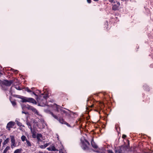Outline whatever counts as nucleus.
Returning a JSON list of instances; mask_svg holds the SVG:
<instances>
[{
  "mask_svg": "<svg viewBox=\"0 0 153 153\" xmlns=\"http://www.w3.org/2000/svg\"><path fill=\"white\" fill-rule=\"evenodd\" d=\"M25 90L29 93L31 95L34 94L35 96H39L41 93V91L38 90H36L35 88H32L31 89L28 87L25 88Z\"/></svg>",
  "mask_w": 153,
  "mask_h": 153,
  "instance_id": "obj_1",
  "label": "nucleus"
},
{
  "mask_svg": "<svg viewBox=\"0 0 153 153\" xmlns=\"http://www.w3.org/2000/svg\"><path fill=\"white\" fill-rule=\"evenodd\" d=\"M14 82L13 80H10L9 81L7 80L4 79L3 81H0V84L1 86L3 87V86H9L13 84Z\"/></svg>",
  "mask_w": 153,
  "mask_h": 153,
  "instance_id": "obj_2",
  "label": "nucleus"
},
{
  "mask_svg": "<svg viewBox=\"0 0 153 153\" xmlns=\"http://www.w3.org/2000/svg\"><path fill=\"white\" fill-rule=\"evenodd\" d=\"M22 100L21 101L22 102H32L33 103L36 104V101L33 99L31 98H26V97H20Z\"/></svg>",
  "mask_w": 153,
  "mask_h": 153,
  "instance_id": "obj_3",
  "label": "nucleus"
},
{
  "mask_svg": "<svg viewBox=\"0 0 153 153\" xmlns=\"http://www.w3.org/2000/svg\"><path fill=\"white\" fill-rule=\"evenodd\" d=\"M145 143L146 146L145 149H144V153H152L153 150H151V146L148 144L146 142H145Z\"/></svg>",
  "mask_w": 153,
  "mask_h": 153,
  "instance_id": "obj_4",
  "label": "nucleus"
},
{
  "mask_svg": "<svg viewBox=\"0 0 153 153\" xmlns=\"http://www.w3.org/2000/svg\"><path fill=\"white\" fill-rule=\"evenodd\" d=\"M116 3L117 4H112V10L114 11L118 10L120 9V3L117 1H116Z\"/></svg>",
  "mask_w": 153,
  "mask_h": 153,
  "instance_id": "obj_5",
  "label": "nucleus"
},
{
  "mask_svg": "<svg viewBox=\"0 0 153 153\" xmlns=\"http://www.w3.org/2000/svg\"><path fill=\"white\" fill-rule=\"evenodd\" d=\"M43 93L41 95L44 96H49L51 94V91L48 88H44L43 90Z\"/></svg>",
  "mask_w": 153,
  "mask_h": 153,
  "instance_id": "obj_6",
  "label": "nucleus"
},
{
  "mask_svg": "<svg viewBox=\"0 0 153 153\" xmlns=\"http://www.w3.org/2000/svg\"><path fill=\"white\" fill-rule=\"evenodd\" d=\"M20 83L18 81V82H16L14 83V84L11 87V89L13 87H14L16 89L20 90H21V88L20 87Z\"/></svg>",
  "mask_w": 153,
  "mask_h": 153,
  "instance_id": "obj_7",
  "label": "nucleus"
},
{
  "mask_svg": "<svg viewBox=\"0 0 153 153\" xmlns=\"http://www.w3.org/2000/svg\"><path fill=\"white\" fill-rule=\"evenodd\" d=\"M15 123L13 122L10 121L8 123L7 126V128H8L9 131L10 130V128H12L15 124Z\"/></svg>",
  "mask_w": 153,
  "mask_h": 153,
  "instance_id": "obj_8",
  "label": "nucleus"
},
{
  "mask_svg": "<svg viewBox=\"0 0 153 153\" xmlns=\"http://www.w3.org/2000/svg\"><path fill=\"white\" fill-rule=\"evenodd\" d=\"M10 137L11 138V141L12 143L11 146L12 148H13L14 147H15L16 146L14 136H11Z\"/></svg>",
  "mask_w": 153,
  "mask_h": 153,
  "instance_id": "obj_9",
  "label": "nucleus"
},
{
  "mask_svg": "<svg viewBox=\"0 0 153 153\" xmlns=\"http://www.w3.org/2000/svg\"><path fill=\"white\" fill-rule=\"evenodd\" d=\"M94 95H97V96H98V95H103V96H105V95H107V93L106 92H99V93H96L95 94H94Z\"/></svg>",
  "mask_w": 153,
  "mask_h": 153,
  "instance_id": "obj_10",
  "label": "nucleus"
},
{
  "mask_svg": "<svg viewBox=\"0 0 153 153\" xmlns=\"http://www.w3.org/2000/svg\"><path fill=\"white\" fill-rule=\"evenodd\" d=\"M37 97V99L38 102H40V100L41 99H42V98L46 99L47 97H48V96H43V97H42V96H40Z\"/></svg>",
  "mask_w": 153,
  "mask_h": 153,
  "instance_id": "obj_11",
  "label": "nucleus"
},
{
  "mask_svg": "<svg viewBox=\"0 0 153 153\" xmlns=\"http://www.w3.org/2000/svg\"><path fill=\"white\" fill-rule=\"evenodd\" d=\"M42 136V135L40 134H37L36 136V138L39 142L41 141L42 140L40 139V138Z\"/></svg>",
  "mask_w": 153,
  "mask_h": 153,
  "instance_id": "obj_12",
  "label": "nucleus"
},
{
  "mask_svg": "<svg viewBox=\"0 0 153 153\" xmlns=\"http://www.w3.org/2000/svg\"><path fill=\"white\" fill-rule=\"evenodd\" d=\"M32 111L34 113L37 115H39V112H38L37 110L35 109V108H33L32 109Z\"/></svg>",
  "mask_w": 153,
  "mask_h": 153,
  "instance_id": "obj_13",
  "label": "nucleus"
},
{
  "mask_svg": "<svg viewBox=\"0 0 153 153\" xmlns=\"http://www.w3.org/2000/svg\"><path fill=\"white\" fill-rule=\"evenodd\" d=\"M50 112V113L57 120H59V118L55 115L52 112L49 111Z\"/></svg>",
  "mask_w": 153,
  "mask_h": 153,
  "instance_id": "obj_14",
  "label": "nucleus"
},
{
  "mask_svg": "<svg viewBox=\"0 0 153 153\" xmlns=\"http://www.w3.org/2000/svg\"><path fill=\"white\" fill-rule=\"evenodd\" d=\"M91 144L92 146L94 148H97V146L94 144V142L93 141V140L91 141Z\"/></svg>",
  "mask_w": 153,
  "mask_h": 153,
  "instance_id": "obj_15",
  "label": "nucleus"
},
{
  "mask_svg": "<svg viewBox=\"0 0 153 153\" xmlns=\"http://www.w3.org/2000/svg\"><path fill=\"white\" fill-rule=\"evenodd\" d=\"M82 144L83 146V149H86L88 148V146H87V145L84 142H82Z\"/></svg>",
  "mask_w": 153,
  "mask_h": 153,
  "instance_id": "obj_16",
  "label": "nucleus"
},
{
  "mask_svg": "<svg viewBox=\"0 0 153 153\" xmlns=\"http://www.w3.org/2000/svg\"><path fill=\"white\" fill-rule=\"evenodd\" d=\"M10 149V147L9 146H7L6 148L4 150L3 153H6L7 151Z\"/></svg>",
  "mask_w": 153,
  "mask_h": 153,
  "instance_id": "obj_17",
  "label": "nucleus"
},
{
  "mask_svg": "<svg viewBox=\"0 0 153 153\" xmlns=\"http://www.w3.org/2000/svg\"><path fill=\"white\" fill-rule=\"evenodd\" d=\"M58 120H59V122L62 124H64L65 122V121H64V120L62 118L59 119Z\"/></svg>",
  "mask_w": 153,
  "mask_h": 153,
  "instance_id": "obj_18",
  "label": "nucleus"
},
{
  "mask_svg": "<svg viewBox=\"0 0 153 153\" xmlns=\"http://www.w3.org/2000/svg\"><path fill=\"white\" fill-rule=\"evenodd\" d=\"M32 134V137L33 138H35L36 137V132L34 131L32 132H31Z\"/></svg>",
  "mask_w": 153,
  "mask_h": 153,
  "instance_id": "obj_19",
  "label": "nucleus"
},
{
  "mask_svg": "<svg viewBox=\"0 0 153 153\" xmlns=\"http://www.w3.org/2000/svg\"><path fill=\"white\" fill-rule=\"evenodd\" d=\"M105 26L106 27V29H108L107 28L108 27V21H106L105 22Z\"/></svg>",
  "mask_w": 153,
  "mask_h": 153,
  "instance_id": "obj_20",
  "label": "nucleus"
},
{
  "mask_svg": "<svg viewBox=\"0 0 153 153\" xmlns=\"http://www.w3.org/2000/svg\"><path fill=\"white\" fill-rule=\"evenodd\" d=\"M21 139L22 141H24L25 140L26 141V140H27L26 139V137L24 135H23L21 137Z\"/></svg>",
  "mask_w": 153,
  "mask_h": 153,
  "instance_id": "obj_21",
  "label": "nucleus"
},
{
  "mask_svg": "<svg viewBox=\"0 0 153 153\" xmlns=\"http://www.w3.org/2000/svg\"><path fill=\"white\" fill-rule=\"evenodd\" d=\"M26 108L29 110H32L33 107L32 106L27 105V106H26Z\"/></svg>",
  "mask_w": 153,
  "mask_h": 153,
  "instance_id": "obj_22",
  "label": "nucleus"
},
{
  "mask_svg": "<svg viewBox=\"0 0 153 153\" xmlns=\"http://www.w3.org/2000/svg\"><path fill=\"white\" fill-rule=\"evenodd\" d=\"M21 149H17L14 152V153H20Z\"/></svg>",
  "mask_w": 153,
  "mask_h": 153,
  "instance_id": "obj_23",
  "label": "nucleus"
},
{
  "mask_svg": "<svg viewBox=\"0 0 153 153\" xmlns=\"http://www.w3.org/2000/svg\"><path fill=\"white\" fill-rule=\"evenodd\" d=\"M26 142L27 145L28 146H31V144L30 143L29 140H26Z\"/></svg>",
  "mask_w": 153,
  "mask_h": 153,
  "instance_id": "obj_24",
  "label": "nucleus"
},
{
  "mask_svg": "<svg viewBox=\"0 0 153 153\" xmlns=\"http://www.w3.org/2000/svg\"><path fill=\"white\" fill-rule=\"evenodd\" d=\"M9 141V139L8 138H7L6 140L4 141V144H7Z\"/></svg>",
  "mask_w": 153,
  "mask_h": 153,
  "instance_id": "obj_25",
  "label": "nucleus"
},
{
  "mask_svg": "<svg viewBox=\"0 0 153 153\" xmlns=\"http://www.w3.org/2000/svg\"><path fill=\"white\" fill-rule=\"evenodd\" d=\"M51 151H55L56 150H57H57H56L55 147L54 146H52L51 147Z\"/></svg>",
  "mask_w": 153,
  "mask_h": 153,
  "instance_id": "obj_26",
  "label": "nucleus"
},
{
  "mask_svg": "<svg viewBox=\"0 0 153 153\" xmlns=\"http://www.w3.org/2000/svg\"><path fill=\"white\" fill-rule=\"evenodd\" d=\"M11 97H10V100H11ZM11 103H12V104L13 105V106H15V105H16V102L14 101H12L11 100H10Z\"/></svg>",
  "mask_w": 153,
  "mask_h": 153,
  "instance_id": "obj_27",
  "label": "nucleus"
},
{
  "mask_svg": "<svg viewBox=\"0 0 153 153\" xmlns=\"http://www.w3.org/2000/svg\"><path fill=\"white\" fill-rule=\"evenodd\" d=\"M145 90L147 91H149V88L147 85H145Z\"/></svg>",
  "mask_w": 153,
  "mask_h": 153,
  "instance_id": "obj_28",
  "label": "nucleus"
},
{
  "mask_svg": "<svg viewBox=\"0 0 153 153\" xmlns=\"http://www.w3.org/2000/svg\"><path fill=\"white\" fill-rule=\"evenodd\" d=\"M108 1L111 3H115L116 2V1H115L114 0H108Z\"/></svg>",
  "mask_w": 153,
  "mask_h": 153,
  "instance_id": "obj_29",
  "label": "nucleus"
},
{
  "mask_svg": "<svg viewBox=\"0 0 153 153\" xmlns=\"http://www.w3.org/2000/svg\"><path fill=\"white\" fill-rule=\"evenodd\" d=\"M17 124L18 125V126H21L22 124H21V123L17 121Z\"/></svg>",
  "mask_w": 153,
  "mask_h": 153,
  "instance_id": "obj_30",
  "label": "nucleus"
},
{
  "mask_svg": "<svg viewBox=\"0 0 153 153\" xmlns=\"http://www.w3.org/2000/svg\"><path fill=\"white\" fill-rule=\"evenodd\" d=\"M27 123V124L28 126H30H30H31V124H30V122H27V123Z\"/></svg>",
  "mask_w": 153,
  "mask_h": 153,
  "instance_id": "obj_31",
  "label": "nucleus"
},
{
  "mask_svg": "<svg viewBox=\"0 0 153 153\" xmlns=\"http://www.w3.org/2000/svg\"><path fill=\"white\" fill-rule=\"evenodd\" d=\"M64 124L68 126H69L70 127H71V126L66 122H65Z\"/></svg>",
  "mask_w": 153,
  "mask_h": 153,
  "instance_id": "obj_32",
  "label": "nucleus"
},
{
  "mask_svg": "<svg viewBox=\"0 0 153 153\" xmlns=\"http://www.w3.org/2000/svg\"><path fill=\"white\" fill-rule=\"evenodd\" d=\"M40 147L42 149H44L45 148V146L44 145H42L40 146Z\"/></svg>",
  "mask_w": 153,
  "mask_h": 153,
  "instance_id": "obj_33",
  "label": "nucleus"
},
{
  "mask_svg": "<svg viewBox=\"0 0 153 153\" xmlns=\"http://www.w3.org/2000/svg\"><path fill=\"white\" fill-rule=\"evenodd\" d=\"M115 153H121L119 150H115Z\"/></svg>",
  "mask_w": 153,
  "mask_h": 153,
  "instance_id": "obj_34",
  "label": "nucleus"
},
{
  "mask_svg": "<svg viewBox=\"0 0 153 153\" xmlns=\"http://www.w3.org/2000/svg\"><path fill=\"white\" fill-rule=\"evenodd\" d=\"M108 153H114L112 151L110 150H108Z\"/></svg>",
  "mask_w": 153,
  "mask_h": 153,
  "instance_id": "obj_35",
  "label": "nucleus"
},
{
  "mask_svg": "<svg viewBox=\"0 0 153 153\" xmlns=\"http://www.w3.org/2000/svg\"><path fill=\"white\" fill-rule=\"evenodd\" d=\"M22 113L23 114H28V112H25L24 111H22Z\"/></svg>",
  "mask_w": 153,
  "mask_h": 153,
  "instance_id": "obj_36",
  "label": "nucleus"
},
{
  "mask_svg": "<svg viewBox=\"0 0 153 153\" xmlns=\"http://www.w3.org/2000/svg\"><path fill=\"white\" fill-rule=\"evenodd\" d=\"M49 143H46L45 145H44V146H45V147L46 148V147L48 146L49 145Z\"/></svg>",
  "mask_w": 153,
  "mask_h": 153,
  "instance_id": "obj_37",
  "label": "nucleus"
},
{
  "mask_svg": "<svg viewBox=\"0 0 153 153\" xmlns=\"http://www.w3.org/2000/svg\"><path fill=\"white\" fill-rule=\"evenodd\" d=\"M18 71H17V70H14V72L16 74H17L18 73Z\"/></svg>",
  "mask_w": 153,
  "mask_h": 153,
  "instance_id": "obj_38",
  "label": "nucleus"
},
{
  "mask_svg": "<svg viewBox=\"0 0 153 153\" xmlns=\"http://www.w3.org/2000/svg\"><path fill=\"white\" fill-rule=\"evenodd\" d=\"M85 141L88 145H90V143L87 140H85Z\"/></svg>",
  "mask_w": 153,
  "mask_h": 153,
  "instance_id": "obj_39",
  "label": "nucleus"
},
{
  "mask_svg": "<svg viewBox=\"0 0 153 153\" xmlns=\"http://www.w3.org/2000/svg\"><path fill=\"white\" fill-rule=\"evenodd\" d=\"M87 2L88 3L90 4L91 2V0H87Z\"/></svg>",
  "mask_w": 153,
  "mask_h": 153,
  "instance_id": "obj_40",
  "label": "nucleus"
},
{
  "mask_svg": "<svg viewBox=\"0 0 153 153\" xmlns=\"http://www.w3.org/2000/svg\"><path fill=\"white\" fill-rule=\"evenodd\" d=\"M126 137V135H123L122 136V138H125Z\"/></svg>",
  "mask_w": 153,
  "mask_h": 153,
  "instance_id": "obj_41",
  "label": "nucleus"
},
{
  "mask_svg": "<svg viewBox=\"0 0 153 153\" xmlns=\"http://www.w3.org/2000/svg\"><path fill=\"white\" fill-rule=\"evenodd\" d=\"M30 131H31V132H32L33 131H33V129H32V128L31 127V126H30Z\"/></svg>",
  "mask_w": 153,
  "mask_h": 153,
  "instance_id": "obj_42",
  "label": "nucleus"
},
{
  "mask_svg": "<svg viewBox=\"0 0 153 153\" xmlns=\"http://www.w3.org/2000/svg\"><path fill=\"white\" fill-rule=\"evenodd\" d=\"M49 151H51V147H48V148H47V149Z\"/></svg>",
  "mask_w": 153,
  "mask_h": 153,
  "instance_id": "obj_43",
  "label": "nucleus"
},
{
  "mask_svg": "<svg viewBox=\"0 0 153 153\" xmlns=\"http://www.w3.org/2000/svg\"><path fill=\"white\" fill-rule=\"evenodd\" d=\"M150 67L152 68H153V64L150 65Z\"/></svg>",
  "mask_w": 153,
  "mask_h": 153,
  "instance_id": "obj_44",
  "label": "nucleus"
},
{
  "mask_svg": "<svg viewBox=\"0 0 153 153\" xmlns=\"http://www.w3.org/2000/svg\"><path fill=\"white\" fill-rule=\"evenodd\" d=\"M53 105H55L56 107H57L58 105L56 104L55 103Z\"/></svg>",
  "mask_w": 153,
  "mask_h": 153,
  "instance_id": "obj_45",
  "label": "nucleus"
},
{
  "mask_svg": "<svg viewBox=\"0 0 153 153\" xmlns=\"http://www.w3.org/2000/svg\"><path fill=\"white\" fill-rule=\"evenodd\" d=\"M2 75V74L0 72V76H1Z\"/></svg>",
  "mask_w": 153,
  "mask_h": 153,
  "instance_id": "obj_46",
  "label": "nucleus"
},
{
  "mask_svg": "<svg viewBox=\"0 0 153 153\" xmlns=\"http://www.w3.org/2000/svg\"><path fill=\"white\" fill-rule=\"evenodd\" d=\"M95 1H98L99 0H93Z\"/></svg>",
  "mask_w": 153,
  "mask_h": 153,
  "instance_id": "obj_47",
  "label": "nucleus"
},
{
  "mask_svg": "<svg viewBox=\"0 0 153 153\" xmlns=\"http://www.w3.org/2000/svg\"><path fill=\"white\" fill-rule=\"evenodd\" d=\"M2 68V67L1 66V65H0V68Z\"/></svg>",
  "mask_w": 153,
  "mask_h": 153,
  "instance_id": "obj_48",
  "label": "nucleus"
},
{
  "mask_svg": "<svg viewBox=\"0 0 153 153\" xmlns=\"http://www.w3.org/2000/svg\"><path fill=\"white\" fill-rule=\"evenodd\" d=\"M45 112H47V110H45Z\"/></svg>",
  "mask_w": 153,
  "mask_h": 153,
  "instance_id": "obj_49",
  "label": "nucleus"
},
{
  "mask_svg": "<svg viewBox=\"0 0 153 153\" xmlns=\"http://www.w3.org/2000/svg\"><path fill=\"white\" fill-rule=\"evenodd\" d=\"M14 96H18V95H14Z\"/></svg>",
  "mask_w": 153,
  "mask_h": 153,
  "instance_id": "obj_50",
  "label": "nucleus"
},
{
  "mask_svg": "<svg viewBox=\"0 0 153 153\" xmlns=\"http://www.w3.org/2000/svg\"><path fill=\"white\" fill-rule=\"evenodd\" d=\"M88 100H87V102H88Z\"/></svg>",
  "mask_w": 153,
  "mask_h": 153,
  "instance_id": "obj_51",
  "label": "nucleus"
},
{
  "mask_svg": "<svg viewBox=\"0 0 153 153\" xmlns=\"http://www.w3.org/2000/svg\"><path fill=\"white\" fill-rule=\"evenodd\" d=\"M145 143H144V145H145Z\"/></svg>",
  "mask_w": 153,
  "mask_h": 153,
  "instance_id": "obj_52",
  "label": "nucleus"
},
{
  "mask_svg": "<svg viewBox=\"0 0 153 153\" xmlns=\"http://www.w3.org/2000/svg\"><path fill=\"white\" fill-rule=\"evenodd\" d=\"M0 81H1V80H0Z\"/></svg>",
  "mask_w": 153,
  "mask_h": 153,
  "instance_id": "obj_53",
  "label": "nucleus"
}]
</instances>
